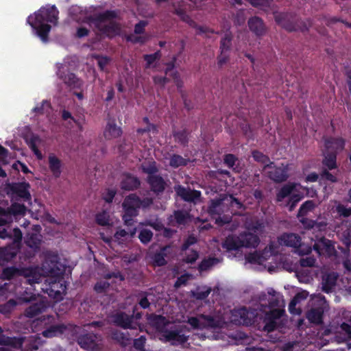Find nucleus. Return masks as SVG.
Instances as JSON below:
<instances>
[{
	"instance_id": "obj_1",
	"label": "nucleus",
	"mask_w": 351,
	"mask_h": 351,
	"mask_svg": "<svg viewBox=\"0 0 351 351\" xmlns=\"http://www.w3.org/2000/svg\"><path fill=\"white\" fill-rule=\"evenodd\" d=\"M38 271L41 275L38 282L43 277H48L42 287L43 291L56 301L61 300L66 293V285L61 276L62 271L58 266V256L55 254H49L43 267H38Z\"/></svg>"
},
{
	"instance_id": "obj_2",
	"label": "nucleus",
	"mask_w": 351,
	"mask_h": 351,
	"mask_svg": "<svg viewBox=\"0 0 351 351\" xmlns=\"http://www.w3.org/2000/svg\"><path fill=\"white\" fill-rule=\"evenodd\" d=\"M58 15V11L54 6L43 7L30 15L27 22L32 27L34 33L43 43H47L51 27L57 24Z\"/></svg>"
},
{
	"instance_id": "obj_3",
	"label": "nucleus",
	"mask_w": 351,
	"mask_h": 351,
	"mask_svg": "<svg viewBox=\"0 0 351 351\" xmlns=\"http://www.w3.org/2000/svg\"><path fill=\"white\" fill-rule=\"evenodd\" d=\"M154 203L152 197L141 199L136 193H131L126 196L122 203L123 210V220L128 226L134 224V218L138 215V210H145L149 208Z\"/></svg>"
},
{
	"instance_id": "obj_4",
	"label": "nucleus",
	"mask_w": 351,
	"mask_h": 351,
	"mask_svg": "<svg viewBox=\"0 0 351 351\" xmlns=\"http://www.w3.org/2000/svg\"><path fill=\"white\" fill-rule=\"evenodd\" d=\"M70 14L73 19L77 21L93 25L100 34L108 35L110 25V12L106 10L102 14H99L94 19H90L87 16V12L81 7L73 5L70 9Z\"/></svg>"
},
{
	"instance_id": "obj_5",
	"label": "nucleus",
	"mask_w": 351,
	"mask_h": 351,
	"mask_svg": "<svg viewBox=\"0 0 351 351\" xmlns=\"http://www.w3.org/2000/svg\"><path fill=\"white\" fill-rule=\"evenodd\" d=\"M226 211H228V206H226L224 195L210 200L208 213L212 218L215 219V223L217 226H223L232 221V215L229 213L224 214Z\"/></svg>"
},
{
	"instance_id": "obj_6",
	"label": "nucleus",
	"mask_w": 351,
	"mask_h": 351,
	"mask_svg": "<svg viewBox=\"0 0 351 351\" xmlns=\"http://www.w3.org/2000/svg\"><path fill=\"white\" fill-rule=\"evenodd\" d=\"M276 22L288 32H307L312 25L310 19L302 21L291 13H279L275 16Z\"/></svg>"
},
{
	"instance_id": "obj_7",
	"label": "nucleus",
	"mask_w": 351,
	"mask_h": 351,
	"mask_svg": "<svg viewBox=\"0 0 351 351\" xmlns=\"http://www.w3.org/2000/svg\"><path fill=\"white\" fill-rule=\"evenodd\" d=\"M25 213L26 208L18 203H13L8 210L0 208V238L5 239L9 237V234L3 226L11 222L12 217L23 216Z\"/></svg>"
},
{
	"instance_id": "obj_8",
	"label": "nucleus",
	"mask_w": 351,
	"mask_h": 351,
	"mask_svg": "<svg viewBox=\"0 0 351 351\" xmlns=\"http://www.w3.org/2000/svg\"><path fill=\"white\" fill-rule=\"evenodd\" d=\"M23 276L29 285L38 283L41 275L38 273V267H28L18 269L14 267H7L3 269L1 276L3 279H10L14 277Z\"/></svg>"
},
{
	"instance_id": "obj_9",
	"label": "nucleus",
	"mask_w": 351,
	"mask_h": 351,
	"mask_svg": "<svg viewBox=\"0 0 351 351\" xmlns=\"http://www.w3.org/2000/svg\"><path fill=\"white\" fill-rule=\"evenodd\" d=\"M278 241L281 245L295 248L300 255L309 254L312 251V247L305 246L301 237L296 233L284 232L278 237Z\"/></svg>"
},
{
	"instance_id": "obj_10",
	"label": "nucleus",
	"mask_w": 351,
	"mask_h": 351,
	"mask_svg": "<svg viewBox=\"0 0 351 351\" xmlns=\"http://www.w3.org/2000/svg\"><path fill=\"white\" fill-rule=\"evenodd\" d=\"M160 339L164 342H169L173 346L183 344L188 341V336L183 333L180 327L174 329L165 328L161 331Z\"/></svg>"
},
{
	"instance_id": "obj_11",
	"label": "nucleus",
	"mask_w": 351,
	"mask_h": 351,
	"mask_svg": "<svg viewBox=\"0 0 351 351\" xmlns=\"http://www.w3.org/2000/svg\"><path fill=\"white\" fill-rule=\"evenodd\" d=\"M40 322L45 327H47L42 332L43 336L46 338H52L58 336L64 333L66 330V326L64 324H56L54 317H43V319H40Z\"/></svg>"
},
{
	"instance_id": "obj_12",
	"label": "nucleus",
	"mask_w": 351,
	"mask_h": 351,
	"mask_svg": "<svg viewBox=\"0 0 351 351\" xmlns=\"http://www.w3.org/2000/svg\"><path fill=\"white\" fill-rule=\"evenodd\" d=\"M13 246L0 248V258L8 261L17 253L20 242L22 239V233L19 228H14L12 231Z\"/></svg>"
},
{
	"instance_id": "obj_13",
	"label": "nucleus",
	"mask_w": 351,
	"mask_h": 351,
	"mask_svg": "<svg viewBox=\"0 0 351 351\" xmlns=\"http://www.w3.org/2000/svg\"><path fill=\"white\" fill-rule=\"evenodd\" d=\"M313 249L319 256L326 255L330 256L334 255L336 252L333 243L324 236L317 237L313 245Z\"/></svg>"
},
{
	"instance_id": "obj_14",
	"label": "nucleus",
	"mask_w": 351,
	"mask_h": 351,
	"mask_svg": "<svg viewBox=\"0 0 351 351\" xmlns=\"http://www.w3.org/2000/svg\"><path fill=\"white\" fill-rule=\"evenodd\" d=\"M284 313L285 310L280 308H274L266 313L263 320L265 324L263 330L270 332L277 329V320L280 319Z\"/></svg>"
},
{
	"instance_id": "obj_15",
	"label": "nucleus",
	"mask_w": 351,
	"mask_h": 351,
	"mask_svg": "<svg viewBox=\"0 0 351 351\" xmlns=\"http://www.w3.org/2000/svg\"><path fill=\"white\" fill-rule=\"evenodd\" d=\"M173 252V247L171 245L162 246L159 250L154 252L150 258L153 265L156 267H162L167 264V258H169Z\"/></svg>"
},
{
	"instance_id": "obj_16",
	"label": "nucleus",
	"mask_w": 351,
	"mask_h": 351,
	"mask_svg": "<svg viewBox=\"0 0 351 351\" xmlns=\"http://www.w3.org/2000/svg\"><path fill=\"white\" fill-rule=\"evenodd\" d=\"M114 323L123 329H137L140 325L137 322L134 321V316L130 315L125 312H119L115 315H111Z\"/></svg>"
},
{
	"instance_id": "obj_17",
	"label": "nucleus",
	"mask_w": 351,
	"mask_h": 351,
	"mask_svg": "<svg viewBox=\"0 0 351 351\" xmlns=\"http://www.w3.org/2000/svg\"><path fill=\"white\" fill-rule=\"evenodd\" d=\"M78 343L82 348L88 351H99L102 346L101 339L94 334L80 337Z\"/></svg>"
},
{
	"instance_id": "obj_18",
	"label": "nucleus",
	"mask_w": 351,
	"mask_h": 351,
	"mask_svg": "<svg viewBox=\"0 0 351 351\" xmlns=\"http://www.w3.org/2000/svg\"><path fill=\"white\" fill-rule=\"evenodd\" d=\"M174 191L178 197L187 202H195L201 196L199 191L191 189L189 187H185L180 184L174 186Z\"/></svg>"
},
{
	"instance_id": "obj_19",
	"label": "nucleus",
	"mask_w": 351,
	"mask_h": 351,
	"mask_svg": "<svg viewBox=\"0 0 351 351\" xmlns=\"http://www.w3.org/2000/svg\"><path fill=\"white\" fill-rule=\"evenodd\" d=\"M147 182L149 185L151 191L157 195L162 194L167 186L165 180L160 175L147 176Z\"/></svg>"
},
{
	"instance_id": "obj_20",
	"label": "nucleus",
	"mask_w": 351,
	"mask_h": 351,
	"mask_svg": "<svg viewBox=\"0 0 351 351\" xmlns=\"http://www.w3.org/2000/svg\"><path fill=\"white\" fill-rule=\"evenodd\" d=\"M224 196L226 206H228V210H230L229 214L230 215H241L240 211H244L245 210V206L232 195H224Z\"/></svg>"
},
{
	"instance_id": "obj_21",
	"label": "nucleus",
	"mask_w": 351,
	"mask_h": 351,
	"mask_svg": "<svg viewBox=\"0 0 351 351\" xmlns=\"http://www.w3.org/2000/svg\"><path fill=\"white\" fill-rule=\"evenodd\" d=\"M239 235L242 247L256 248L260 243V238L256 234L244 232Z\"/></svg>"
},
{
	"instance_id": "obj_22",
	"label": "nucleus",
	"mask_w": 351,
	"mask_h": 351,
	"mask_svg": "<svg viewBox=\"0 0 351 351\" xmlns=\"http://www.w3.org/2000/svg\"><path fill=\"white\" fill-rule=\"evenodd\" d=\"M141 185V181L136 176L127 173L121 182V188L125 191H134Z\"/></svg>"
},
{
	"instance_id": "obj_23",
	"label": "nucleus",
	"mask_w": 351,
	"mask_h": 351,
	"mask_svg": "<svg viewBox=\"0 0 351 351\" xmlns=\"http://www.w3.org/2000/svg\"><path fill=\"white\" fill-rule=\"evenodd\" d=\"M40 227L36 226L32 232L29 233L25 238V243L32 250L35 251L38 248L41 241V235L40 234Z\"/></svg>"
},
{
	"instance_id": "obj_24",
	"label": "nucleus",
	"mask_w": 351,
	"mask_h": 351,
	"mask_svg": "<svg viewBox=\"0 0 351 351\" xmlns=\"http://www.w3.org/2000/svg\"><path fill=\"white\" fill-rule=\"evenodd\" d=\"M48 165L50 172L55 178H58L62 173V163L55 154H50L48 156Z\"/></svg>"
},
{
	"instance_id": "obj_25",
	"label": "nucleus",
	"mask_w": 351,
	"mask_h": 351,
	"mask_svg": "<svg viewBox=\"0 0 351 351\" xmlns=\"http://www.w3.org/2000/svg\"><path fill=\"white\" fill-rule=\"evenodd\" d=\"M248 26L250 31L257 36H261L265 34V25L260 17L253 16L250 18L248 21Z\"/></svg>"
},
{
	"instance_id": "obj_26",
	"label": "nucleus",
	"mask_w": 351,
	"mask_h": 351,
	"mask_svg": "<svg viewBox=\"0 0 351 351\" xmlns=\"http://www.w3.org/2000/svg\"><path fill=\"white\" fill-rule=\"evenodd\" d=\"M66 71H67V67L61 64L60 66H58L57 74L61 79H62L64 82L69 86L73 87H80L81 82L74 74L69 73L66 76L63 75Z\"/></svg>"
},
{
	"instance_id": "obj_27",
	"label": "nucleus",
	"mask_w": 351,
	"mask_h": 351,
	"mask_svg": "<svg viewBox=\"0 0 351 351\" xmlns=\"http://www.w3.org/2000/svg\"><path fill=\"white\" fill-rule=\"evenodd\" d=\"M345 144L346 141L341 137H329L325 141L326 148L337 154L344 149Z\"/></svg>"
},
{
	"instance_id": "obj_28",
	"label": "nucleus",
	"mask_w": 351,
	"mask_h": 351,
	"mask_svg": "<svg viewBox=\"0 0 351 351\" xmlns=\"http://www.w3.org/2000/svg\"><path fill=\"white\" fill-rule=\"evenodd\" d=\"M271 169L268 172L269 178L276 182H282L288 178L287 171L282 167H270Z\"/></svg>"
},
{
	"instance_id": "obj_29",
	"label": "nucleus",
	"mask_w": 351,
	"mask_h": 351,
	"mask_svg": "<svg viewBox=\"0 0 351 351\" xmlns=\"http://www.w3.org/2000/svg\"><path fill=\"white\" fill-rule=\"evenodd\" d=\"M222 247L227 251L238 250L242 247L239 235H229L222 243Z\"/></svg>"
},
{
	"instance_id": "obj_30",
	"label": "nucleus",
	"mask_w": 351,
	"mask_h": 351,
	"mask_svg": "<svg viewBox=\"0 0 351 351\" xmlns=\"http://www.w3.org/2000/svg\"><path fill=\"white\" fill-rule=\"evenodd\" d=\"M39 303L30 306L25 311V315L28 317H34L48 307V304L38 295Z\"/></svg>"
},
{
	"instance_id": "obj_31",
	"label": "nucleus",
	"mask_w": 351,
	"mask_h": 351,
	"mask_svg": "<svg viewBox=\"0 0 351 351\" xmlns=\"http://www.w3.org/2000/svg\"><path fill=\"white\" fill-rule=\"evenodd\" d=\"M27 143L30 149L32 150L36 157L38 160L43 158L42 152L39 150V147L43 145V140L38 136L33 135L29 139L27 140Z\"/></svg>"
},
{
	"instance_id": "obj_32",
	"label": "nucleus",
	"mask_w": 351,
	"mask_h": 351,
	"mask_svg": "<svg viewBox=\"0 0 351 351\" xmlns=\"http://www.w3.org/2000/svg\"><path fill=\"white\" fill-rule=\"evenodd\" d=\"M29 185L27 183L16 184L12 186L14 193L16 196L20 198L27 200L30 197V194L28 191Z\"/></svg>"
},
{
	"instance_id": "obj_33",
	"label": "nucleus",
	"mask_w": 351,
	"mask_h": 351,
	"mask_svg": "<svg viewBox=\"0 0 351 351\" xmlns=\"http://www.w3.org/2000/svg\"><path fill=\"white\" fill-rule=\"evenodd\" d=\"M322 165L328 170L337 169V153L332 152H327L322 160Z\"/></svg>"
},
{
	"instance_id": "obj_34",
	"label": "nucleus",
	"mask_w": 351,
	"mask_h": 351,
	"mask_svg": "<svg viewBox=\"0 0 351 351\" xmlns=\"http://www.w3.org/2000/svg\"><path fill=\"white\" fill-rule=\"evenodd\" d=\"M317 204L314 200H306L300 206L297 217H306L308 213L313 212L316 208Z\"/></svg>"
},
{
	"instance_id": "obj_35",
	"label": "nucleus",
	"mask_w": 351,
	"mask_h": 351,
	"mask_svg": "<svg viewBox=\"0 0 351 351\" xmlns=\"http://www.w3.org/2000/svg\"><path fill=\"white\" fill-rule=\"evenodd\" d=\"M233 36L231 32H226L221 38L219 51L222 53H230L232 49Z\"/></svg>"
},
{
	"instance_id": "obj_36",
	"label": "nucleus",
	"mask_w": 351,
	"mask_h": 351,
	"mask_svg": "<svg viewBox=\"0 0 351 351\" xmlns=\"http://www.w3.org/2000/svg\"><path fill=\"white\" fill-rule=\"evenodd\" d=\"M295 188V185L293 183H288L283 185L276 193V201L282 202L285 197L291 196Z\"/></svg>"
},
{
	"instance_id": "obj_37",
	"label": "nucleus",
	"mask_w": 351,
	"mask_h": 351,
	"mask_svg": "<svg viewBox=\"0 0 351 351\" xmlns=\"http://www.w3.org/2000/svg\"><path fill=\"white\" fill-rule=\"evenodd\" d=\"M252 156L255 161L264 165L265 169L268 167H271V165H273V162L270 161L269 156L258 150L252 151Z\"/></svg>"
},
{
	"instance_id": "obj_38",
	"label": "nucleus",
	"mask_w": 351,
	"mask_h": 351,
	"mask_svg": "<svg viewBox=\"0 0 351 351\" xmlns=\"http://www.w3.org/2000/svg\"><path fill=\"white\" fill-rule=\"evenodd\" d=\"M189 132L186 129L182 130L173 131V136L175 141L180 144L183 147H186L189 143Z\"/></svg>"
},
{
	"instance_id": "obj_39",
	"label": "nucleus",
	"mask_w": 351,
	"mask_h": 351,
	"mask_svg": "<svg viewBox=\"0 0 351 351\" xmlns=\"http://www.w3.org/2000/svg\"><path fill=\"white\" fill-rule=\"evenodd\" d=\"M219 262V259L215 257H208L204 258L198 265V270L200 272L205 271L210 269Z\"/></svg>"
},
{
	"instance_id": "obj_40",
	"label": "nucleus",
	"mask_w": 351,
	"mask_h": 351,
	"mask_svg": "<svg viewBox=\"0 0 351 351\" xmlns=\"http://www.w3.org/2000/svg\"><path fill=\"white\" fill-rule=\"evenodd\" d=\"M136 228H134L132 230H130V232H127L124 229H120L116 232L114 235V241H118L119 243H121L128 237H133L136 234Z\"/></svg>"
},
{
	"instance_id": "obj_41",
	"label": "nucleus",
	"mask_w": 351,
	"mask_h": 351,
	"mask_svg": "<svg viewBox=\"0 0 351 351\" xmlns=\"http://www.w3.org/2000/svg\"><path fill=\"white\" fill-rule=\"evenodd\" d=\"M174 219L178 225H186L190 218V215L187 211L183 210H177L173 212Z\"/></svg>"
},
{
	"instance_id": "obj_42",
	"label": "nucleus",
	"mask_w": 351,
	"mask_h": 351,
	"mask_svg": "<svg viewBox=\"0 0 351 351\" xmlns=\"http://www.w3.org/2000/svg\"><path fill=\"white\" fill-rule=\"evenodd\" d=\"M161 56L162 54L160 50H158L157 51L152 54H145L143 56V60L146 62L145 67L146 69L154 67V66H153L154 63L160 60Z\"/></svg>"
},
{
	"instance_id": "obj_43",
	"label": "nucleus",
	"mask_w": 351,
	"mask_h": 351,
	"mask_svg": "<svg viewBox=\"0 0 351 351\" xmlns=\"http://www.w3.org/2000/svg\"><path fill=\"white\" fill-rule=\"evenodd\" d=\"M188 160L184 158L182 156L173 154L169 158V165L173 168H178L187 165Z\"/></svg>"
},
{
	"instance_id": "obj_44",
	"label": "nucleus",
	"mask_w": 351,
	"mask_h": 351,
	"mask_svg": "<svg viewBox=\"0 0 351 351\" xmlns=\"http://www.w3.org/2000/svg\"><path fill=\"white\" fill-rule=\"evenodd\" d=\"M323 312L318 308L311 309L308 314V319L313 324H321L322 322Z\"/></svg>"
},
{
	"instance_id": "obj_45",
	"label": "nucleus",
	"mask_w": 351,
	"mask_h": 351,
	"mask_svg": "<svg viewBox=\"0 0 351 351\" xmlns=\"http://www.w3.org/2000/svg\"><path fill=\"white\" fill-rule=\"evenodd\" d=\"M23 344L21 339L11 338L4 335H0V345H8L14 348H20Z\"/></svg>"
},
{
	"instance_id": "obj_46",
	"label": "nucleus",
	"mask_w": 351,
	"mask_h": 351,
	"mask_svg": "<svg viewBox=\"0 0 351 351\" xmlns=\"http://www.w3.org/2000/svg\"><path fill=\"white\" fill-rule=\"evenodd\" d=\"M142 171L146 174L147 176H154L156 173L158 171V169L156 166V162L155 161L149 162V163H143L141 165Z\"/></svg>"
},
{
	"instance_id": "obj_47",
	"label": "nucleus",
	"mask_w": 351,
	"mask_h": 351,
	"mask_svg": "<svg viewBox=\"0 0 351 351\" xmlns=\"http://www.w3.org/2000/svg\"><path fill=\"white\" fill-rule=\"evenodd\" d=\"M110 221V215L108 209H105L101 212H99L96 215L97 223L102 226H108Z\"/></svg>"
},
{
	"instance_id": "obj_48",
	"label": "nucleus",
	"mask_w": 351,
	"mask_h": 351,
	"mask_svg": "<svg viewBox=\"0 0 351 351\" xmlns=\"http://www.w3.org/2000/svg\"><path fill=\"white\" fill-rule=\"evenodd\" d=\"M298 219L306 230H311L315 227L319 228L321 226V223H318L316 220L311 219L306 217H300V218Z\"/></svg>"
},
{
	"instance_id": "obj_49",
	"label": "nucleus",
	"mask_w": 351,
	"mask_h": 351,
	"mask_svg": "<svg viewBox=\"0 0 351 351\" xmlns=\"http://www.w3.org/2000/svg\"><path fill=\"white\" fill-rule=\"evenodd\" d=\"M246 16L245 10H239L232 14V21L234 25L241 26L245 23Z\"/></svg>"
},
{
	"instance_id": "obj_50",
	"label": "nucleus",
	"mask_w": 351,
	"mask_h": 351,
	"mask_svg": "<svg viewBox=\"0 0 351 351\" xmlns=\"http://www.w3.org/2000/svg\"><path fill=\"white\" fill-rule=\"evenodd\" d=\"M108 275H107L106 277H108ZM110 284L108 282V278H105L104 280H101L98 281L95 286V290L97 293H107L109 289Z\"/></svg>"
},
{
	"instance_id": "obj_51",
	"label": "nucleus",
	"mask_w": 351,
	"mask_h": 351,
	"mask_svg": "<svg viewBox=\"0 0 351 351\" xmlns=\"http://www.w3.org/2000/svg\"><path fill=\"white\" fill-rule=\"evenodd\" d=\"M147 319L150 324L158 326L165 324V317L162 315H156L154 313L147 314Z\"/></svg>"
},
{
	"instance_id": "obj_52",
	"label": "nucleus",
	"mask_w": 351,
	"mask_h": 351,
	"mask_svg": "<svg viewBox=\"0 0 351 351\" xmlns=\"http://www.w3.org/2000/svg\"><path fill=\"white\" fill-rule=\"evenodd\" d=\"M125 40L128 42H130L134 44L140 43V44H145L148 40L149 36H134L133 34H128L125 36Z\"/></svg>"
},
{
	"instance_id": "obj_53",
	"label": "nucleus",
	"mask_w": 351,
	"mask_h": 351,
	"mask_svg": "<svg viewBox=\"0 0 351 351\" xmlns=\"http://www.w3.org/2000/svg\"><path fill=\"white\" fill-rule=\"evenodd\" d=\"M211 292L210 287H204L202 289H197L195 291L193 292V295L197 300L206 299Z\"/></svg>"
},
{
	"instance_id": "obj_54",
	"label": "nucleus",
	"mask_w": 351,
	"mask_h": 351,
	"mask_svg": "<svg viewBox=\"0 0 351 351\" xmlns=\"http://www.w3.org/2000/svg\"><path fill=\"white\" fill-rule=\"evenodd\" d=\"M153 237V232L148 229H143L140 231L138 239L143 244H147L151 241Z\"/></svg>"
},
{
	"instance_id": "obj_55",
	"label": "nucleus",
	"mask_w": 351,
	"mask_h": 351,
	"mask_svg": "<svg viewBox=\"0 0 351 351\" xmlns=\"http://www.w3.org/2000/svg\"><path fill=\"white\" fill-rule=\"evenodd\" d=\"M245 258L246 261L250 263L260 264L263 261V256L259 252L255 251L247 254Z\"/></svg>"
},
{
	"instance_id": "obj_56",
	"label": "nucleus",
	"mask_w": 351,
	"mask_h": 351,
	"mask_svg": "<svg viewBox=\"0 0 351 351\" xmlns=\"http://www.w3.org/2000/svg\"><path fill=\"white\" fill-rule=\"evenodd\" d=\"M198 258V252L194 250H191L188 253H186L184 257L183 258V261L186 263L193 264L197 260Z\"/></svg>"
},
{
	"instance_id": "obj_57",
	"label": "nucleus",
	"mask_w": 351,
	"mask_h": 351,
	"mask_svg": "<svg viewBox=\"0 0 351 351\" xmlns=\"http://www.w3.org/2000/svg\"><path fill=\"white\" fill-rule=\"evenodd\" d=\"M336 211L341 217H348L351 216V207H346L341 204H339L336 206Z\"/></svg>"
},
{
	"instance_id": "obj_58",
	"label": "nucleus",
	"mask_w": 351,
	"mask_h": 351,
	"mask_svg": "<svg viewBox=\"0 0 351 351\" xmlns=\"http://www.w3.org/2000/svg\"><path fill=\"white\" fill-rule=\"evenodd\" d=\"M301 199L302 196L299 194H293L291 195L288 201L289 210L293 211Z\"/></svg>"
},
{
	"instance_id": "obj_59",
	"label": "nucleus",
	"mask_w": 351,
	"mask_h": 351,
	"mask_svg": "<svg viewBox=\"0 0 351 351\" xmlns=\"http://www.w3.org/2000/svg\"><path fill=\"white\" fill-rule=\"evenodd\" d=\"M320 176L322 180H325L332 183L337 182V177L330 173L329 170L327 169H322V172L320 173Z\"/></svg>"
},
{
	"instance_id": "obj_60",
	"label": "nucleus",
	"mask_w": 351,
	"mask_h": 351,
	"mask_svg": "<svg viewBox=\"0 0 351 351\" xmlns=\"http://www.w3.org/2000/svg\"><path fill=\"white\" fill-rule=\"evenodd\" d=\"M139 296L141 297L138 301L139 306L143 309L149 308L150 306V302L147 299L148 293L145 291L141 292L139 293Z\"/></svg>"
},
{
	"instance_id": "obj_61",
	"label": "nucleus",
	"mask_w": 351,
	"mask_h": 351,
	"mask_svg": "<svg viewBox=\"0 0 351 351\" xmlns=\"http://www.w3.org/2000/svg\"><path fill=\"white\" fill-rule=\"evenodd\" d=\"M121 261L123 264L128 265L129 264L138 261V256L132 253H127L122 256Z\"/></svg>"
},
{
	"instance_id": "obj_62",
	"label": "nucleus",
	"mask_w": 351,
	"mask_h": 351,
	"mask_svg": "<svg viewBox=\"0 0 351 351\" xmlns=\"http://www.w3.org/2000/svg\"><path fill=\"white\" fill-rule=\"evenodd\" d=\"M197 241L196 237L191 234V235H189L184 241V243H182V247H181V250L182 251H186L189 247L196 243Z\"/></svg>"
},
{
	"instance_id": "obj_63",
	"label": "nucleus",
	"mask_w": 351,
	"mask_h": 351,
	"mask_svg": "<svg viewBox=\"0 0 351 351\" xmlns=\"http://www.w3.org/2000/svg\"><path fill=\"white\" fill-rule=\"evenodd\" d=\"M237 160V158L234 154H227L224 156L223 162L229 168H232Z\"/></svg>"
},
{
	"instance_id": "obj_64",
	"label": "nucleus",
	"mask_w": 351,
	"mask_h": 351,
	"mask_svg": "<svg viewBox=\"0 0 351 351\" xmlns=\"http://www.w3.org/2000/svg\"><path fill=\"white\" fill-rule=\"evenodd\" d=\"M148 23L147 21L141 20L134 25V32L135 34H142L145 32V27Z\"/></svg>"
}]
</instances>
